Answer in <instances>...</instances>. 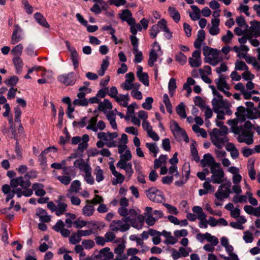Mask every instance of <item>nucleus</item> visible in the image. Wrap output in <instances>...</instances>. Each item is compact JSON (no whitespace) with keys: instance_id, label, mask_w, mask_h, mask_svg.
I'll return each mask as SVG.
<instances>
[{"instance_id":"52","label":"nucleus","mask_w":260,"mask_h":260,"mask_svg":"<svg viewBox=\"0 0 260 260\" xmlns=\"http://www.w3.org/2000/svg\"><path fill=\"white\" fill-rule=\"evenodd\" d=\"M133 54L135 55L134 62L135 63H140L143 59V53L142 51L137 49V51L133 50Z\"/></svg>"},{"instance_id":"14","label":"nucleus","mask_w":260,"mask_h":260,"mask_svg":"<svg viewBox=\"0 0 260 260\" xmlns=\"http://www.w3.org/2000/svg\"><path fill=\"white\" fill-rule=\"evenodd\" d=\"M74 165L75 167L78 168L81 172H83L85 174L92 170L90 165L85 162L83 159L76 160Z\"/></svg>"},{"instance_id":"58","label":"nucleus","mask_w":260,"mask_h":260,"mask_svg":"<svg viewBox=\"0 0 260 260\" xmlns=\"http://www.w3.org/2000/svg\"><path fill=\"white\" fill-rule=\"evenodd\" d=\"M67 197L70 199L71 203L74 205L79 206L81 203V200L78 197L72 196L70 193L67 194Z\"/></svg>"},{"instance_id":"9","label":"nucleus","mask_w":260,"mask_h":260,"mask_svg":"<svg viewBox=\"0 0 260 260\" xmlns=\"http://www.w3.org/2000/svg\"><path fill=\"white\" fill-rule=\"evenodd\" d=\"M170 128L171 130L175 137L182 136L184 138V140L188 142V138L185 131L181 128L178 124L174 120H172L170 122Z\"/></svg>"},{"instance_id":"32","label":"nucleus","mask_w":260,"mask_h":260,"mask_svg":"<svg viewBox=\"0 0 260 260\" xmlns=\"http://www.w3.org/2000/svg\"><path fill=\"white\" fill-rule=\"evenodd\" d=\"M168 12L175 22H178L180 20V14L174 7H169Z\"/></svg>"},{"instance_id":"57","label":"nucleus","mask_w":260,"mask_h":260,"mask_svg":"<svg viewBox=\"0 0 260 260\" xmlns=\"http://www.w3.org/2000/svg\"><path fill=\"white\" fill-rule=\"evenodd\" d=\"M57 179L63 184L65 185H68L71 181L72 178L71 176L67 175L59 176Z\"/></svg>"},{"instance_id":"11","label":"nucleus","mask_w":260,"mask_h":260,"mask_svg":"<svg viewBox=\"0 0 260 260\" xmlns=\"http://www.w3.org/2000/svg\"><path fill=\"white\" fill-rule=\"evenodd\" d=\"M252 137L253 135L251 131L245 130L238 135L237 140L240 143H245L247 145H250L253 142Z\"/></svg>"},{"instance_id":"45","label":"nucleus","mask_w":260,"mask_h":260,"mask_svg":"<svg viewBox=\"0 0 260 260\" xmlns=\"http://www.w3.org/2000/svg\"><path fill=\"white\" fill-rule=\"evenodd\" d=\"M168 88L169 94L171 95V96H172L174 94V92L176 88V83L175 79H170L168 84Z\"/></svg>"},{"instance_id":"43","label":"nucleus","mask_w":260,"mask_h":260,"mask_svg":"<svg viewBox=\"0 0 260 260\" xmlns=\"http://www.w3.org/2000/svg\"><path fill=\"white\" fill-rule=\"evenodd\" d=\"M139 81L144 85L148 86L149 85V76L147 73H144L137 76Z\"/></svg>"},{"instance_id":"7","label":"nucleus","mask_w":260,"mask_h":260,"mask_svg":"<svg viewBox=\"0 0 260 260\" xmlns=\"http://www.w3.org/2000/svg\"><path fill=\"white\" fill-rule=\"evenodd\" d=\"M31 185V183L28 179L23 177L20 176L13 178L10 181V187L13 188V189L16 188L26 189Z\"/></svg>"},{"instance_id":"21","label":"nucleus","mask_w":260,"mask_h":260,"mask_svg":"<svg viewBox=\"0 0 260 260\" xmlns=\"http://www.w3.org/2000/svg\"><path fill=\"white\" fill-rule=\"evenodd\" d=\"M216 161L210 153L204 154L203 158L201 160V163L203 167H210Z\"/></svg>"},{"instance_id":"50","label":"nucleus","mask_w":260,"mask_h":260,"mask_svg":"<svg viewBox=\"0 0 260 260\" xmlns=\"http://www.w3.org/2000/svg\"><path fill=\"white\" fill-rule=\"evenodd\" d=\"M192 210L193 213L197 214L198 219L203 218L204 216H205V215H206V214L203 212L202 208L200 206H194L192 208Z\"/></svg>"},{"instance_id":"15","label":"nucleus","mask_w":260,"mask_h":260,"mask_svg":"<svg viewBox=\"0 0 260 260\" xmlns=\"http://www.w3.org/2000/svg\"><path fill=\"white\" fill-rule=\"evenodd\" d=\"M14 28L15 29L11 38V43L12 44H16L22 39V29L18 24H15Z\"/></svg>"},{"instance_id":"41","label":"nucleus","mask_w":260,"mask_h":260,"mask_svg":"<svg viewBox=\"0 0 260 260\" xmlns=\"http://www.w3.org/2000/svg\"><path fill=\"white\" fill-rule=\"evenodd\" d=\"M94 210V208L93 206L87 205L83 207L82 212L85 216H90L93 214Z\"/></svg>"},{"instance_id":"28","label":"nucleus","mask_w":260,"mask_h":260,"mask_svg":"<svg viewBox=\"0 0 260 260\" xmlns=\"http://www.w3.org/2000/svg\"><path fill=\"white\" fill-rule=\"evenodd\" d=\"M216 83L218 89L220 91H223L224 89H229V86L226 83L223 75H220L219 78L216 80Z\"/></svg>"},{"instance_id":"20","label":"nucleus","mask_w":260,"mask_h":260,"mask_svg":"<svg viewBox=\"0 0 260 260\" xmlns=\"http://www.w3.org/2000/svg\"><path fill=\"white\" fill-rule=\"evenodd\" d=\"M224 173L223 170H219L218 172L213 174L210 179V181L215 184H221L223 181Z\"/></svg>"},{"instance_id":"4","label":"nucleus","mask_w":260,"mask_h":260,"mask_svg":"<svg viewBox=\"0 0 260 260\" xmlns=\"http://www.w3.org/2000/svg\"><path fill=\"white\" fill-rule=\"evenodd\" d=\"M130 220V217L122 218L120 220H114L109 225L111 231L112 232H125L128 231L130 228L127 220Z\"/></svg>"},{"instance_id":"49","label":"nucleus","mask_w":260,"mask_h":260,"mask_svg":"<svg viewBox=\"0 0 260 260\" xmlns=\"http://www.w3.org/2000/svg\"><path fill=\"white\" fill-rule=\"evenodd\" d=\"M235 70L238 71H247L248 70V67L246 63L241 60H237L235 63Z\"/></svg>"},{"instance_id":"5","label":"nucleus","mask_w":260,"mask_h":260,"mask_svg":"<svg viewBox=\"0 0 260 260\" xmlns=\"http://www.w3.org/2000/svg\"><path fill=\"white\" fill-rule=\"evenodd\" d=\"M212 143L218 148L221 149L228 141L227 136L220 133L218 128H214L210 134Z\"/></svg>"},{"instance_id":"23","label":"nucleus","mask_w":260,"mask_h":260,"mask_svg":"<svg viewBox=\"0 0 260 260\" xmlns=\"http://www.w3.org/2000/svg\"><path fill=\"white\" fill-rule=\"evenodd\" d=\"M44 185L39 183H34L32 185V189L35 192L37 196L42 197L46 194V191L43 189Z\"/></svg>"},{"instance_id":"47","label":"nucleus","mask_w":260,"mask_h":260,"mask_svg":"<svg viewBox=\"0 0 260 260\" xmlns=\"http://www.w3.org/2000/svg\"><path fill=\"white\" fill-rule=\"evenodd\" d=\"M129 25L131 26V32L134 35H136L138 31H141L142 29L141 24L140 23H136V22L132 24Z\"/></svg>"},{"instance_id":"19","label":"nucleus","mask_w":260,"mask_h":260,"mask_svg":"<svg viewBox=\"0 0 260 260\" xmlns=\"http://www.w3.org/2000/svg\"><path fill=\"white\" fill-rule=\"evenodd\" d=\"M118 134L116 132L106 133L105 132H100L98 134V138L105 141H108L109 140H113L117 138Z\"/></svg>"},{"instance_id":"62","label":"nucleus","mask_w":260,"mask_h":260,"mask_svg":"<svg viewBox=\"0 0 260 260\" xmlns=\"http://www.w3.org/2000/svg\"><path fill=\"white\" fill-rule=\"evenodd\" d=\"M233 201L235 203H246L247 202V197L245 195H236L233 197Z\"/></svg>"},{"instance_id":"31","label":"nucleus","mask_w":260,"mask_h":260,"mask_svg":"<svg viewBox=\"0 0 260 260\" xmlns=\"http://www.w3.org/2000/svg\"><path fill=\"white\" fill-rule=\"evenodd\" d=\"M156 50L152 48L149 53V58L148 61V64L149 67L154 66V63L157 60L158 58V54H157Z\"/></svg>"},{"instance_id":"8","label":"nucleus","mask_w":260,"mask_h":260,"mask_svg":"<svg viewBox=\"0 0 260 260\" xmlns=\"http://www.w3.org/2000/svg\"><path fill=\"white\" fill-rule=\"evenodd\" d=\"M146 195L150 200L161 203L165 201V198L162 192L156 188L155 187H151L146 191Z\"/></svg>"},{"instance_id":"13","label":"nucleus","mask_w":260,"mask_h":260,"mask_svg":"<svg viewBox=\"0 0 260 260\" xmlns=\"http://www.w3.org/2000/svg\"><path fill=\"white\" fill-rule=\"evenodd\" d=\"M63 198L64 197L63 196H60L58 197V199L55 201L56 204L55 214L58 216L63 214L67 211L68 205L63 202Z\"/></svg>"},{"instance_id":"53","label":"nucleus","mask_w":260,"mask_h":260,"mask_svg":"<svg viewBox=\"0 0 260 260\" xmlns=\"http://www.w3.org/2000/svg\"><path fill=\"white\" fill-rule=\"evenodd\" d=\"M92 170L87 172L84 175V179L87 183L90 185H93L94 183L93 177L91 175Z\"/></svg>"},{"instance_id":"12","label":"nucleus","mask_w":260,"mask_h":260,"mask_svg":"<svg viewBox=\"0 0 260 260\" xmlns=\"http://www.w3.org/2000/svg\"><path fill=\"white\" fill-rule=\"evenodd\" d=\"M110 248L108 247L101 249L99 254L93 256L94 258L100 260H110L113 258V252L110 251Z\"/></svg>"},{"instance_id":"34","label":"nucleus","mask_w":260,"mask_h":260,"mask_svg":"<svg viewBox=\"0 0 260 260\" xmlns=\"http://www.w3.org/2000/svg\"><path fill=\"white\" fill-rule=\"evenodd\" d=\"M112 108V104L108 99H105L103 102H100L98 106V109L101 111H105L107 109H111Z\"/></svg>"},{"instance_id":"27","label":"nucleus","mask_w":260,"mask_h":260,"mask_svg":"<svg viewBox=\"0 0 260 260\" xmlns=\"http://www.w3.org/2000/svg\"><path fill=\"white\" fill-rule=\"evenodd\" d=\"M249 32L251 36L258 37L260 36V22H253L249 28Z\"/></svg>"},{"instance_id":"16","label":"nucleus","mask_w":260,"mask_h":260,"mask_svg":"<svg viewBox=\"0 0 260 260\" xmlns=\"http://www.w3.org/2000/svg\"><path fill=\"white\" fill-rule=\"evenodd\" d=\"M118 213L120 216L124 217V218L130 217V220L131 219V217H136L137 215V212L135 210L132 209L128 210L125 207L119 208Z\"/></svg>"},{"instance_id":"35","label":"nucleus","mask_w":260,"mask_h":260,"mask_svg":"<svg viewBox=\"0 0 260 260\" xmlns=\"http://www.w3.org/2000/svg\"><path fill=\"white\" fill-rule=\"evenodd\" d=\"M94 174L95 175V179L98 182H100L104 179L103 171L100 167L97 166L94 170Z\"/></svg>"},{"instance_id":"54","label":"nucleus","mask_w":260,"mask_h":260,"mask_svg":"<svg viewBox=\"0 0 260 260\" xmlns=\"http://www.w3.org/2000/svg\"><path fill=\"white\" fill-rule=\"evenodd\" d=\"M153 102V99L152 97H147L145 99V102L142 104V107L146 110H150L152 109V104Z\"/></svg>"},{"instance_id":"26","label":"nucleus","mask_w":260,"mask_h":260,"mask_svg":"<svg viewBox=\"0 0 260 260\" xmlns=\"http://www.w3.org/2000/svg\"><path fill=\"white\" fill-rule=\"evenodd\" d=\"M37 215L39 217L41 222H48L50 221V216L48 215L47 212L42 208L38 209Z\"/></svg>"},{"instance_id":"6","label":"nucleus","mask_w":260,"mask_h":260,"mask_svg":"<svg viewBox=\"0 0 260 260\" xmlns=\"http://www.w3.org/2000/svg\"><path fill=\"white\" fill-rule=\"evenodd\" d=\"M231 186L232 183L230 181H227L225 183L221 184L218 187L217 192L215 193V198L219 201L228 198L232 192L231 190Z\"/></svg>"},{"instance_id":"48","label":"nucleus","mask_w":260,"mask_h":260,"mask_svg":"<svg viewBox=\"0 0 260 260\" xmlns=\"http://www.w3.org/2000/svg\"><path fill=\"white\" fill-rule=\"evenodd\" d=\"M23 47L21 44H19L15 46L11 50V53L15 56H20L22 53Z\"/></svg>"},{"instance_id":"24","label":"nucleus","mask_w":260,"mask_h":260,"mask_svg":"<svg viewBox=\"0 0 260 260\" xmlns=\"http://www.w3.org/2000/svg\"><path fill=\"white\" fill-rule=\"evenodd\" d=\"M190 8L192 10V12H190L189 13L190 18L193 21L200 19L201 17V11L200 9L196 5H191Z\"/></svg>"},{"instance_id":"3","label":"nucleus","mask_w":260,"mask_h":260,"mask_svg":"<svg viewBox=\"0 0 260 260\" xmlns=\"http://www.w3.org/2000/svg\"><path fill=\"white\" fill-rule=\"evenodd\" d=\"M213 110L214 112L224 111L226 115H231L232 114L230 110V104L227 100H223L221 94H218L217 96L214 97L212 100Z\"/></svg>"},{"instance_id":"38","label":"nucleus","mask_w":260,"mask_h":260,"mask_svg":"<svg viewBox=\"0 0 260 260\" xmlns=\"http://www.w3.org/2000/svg\"><path fill=\"white\" fill-rule=\"evenodd\" d=\"M125 248V241L122 240L121 243H119L114 250V253L118 256L121 255Z\"/></svg>"},{"instance_id":"51","label":"nucleus","mask_w":260,"mask_h":260,"mask_svg":"<svg viewBox=\"0 0 260 260\" xmlns=\"http://www.w3.org/2000/svg\"><path fill=\"white\" fill-rule=\"evenodd\" d=\"M18 78L16 76H12L9 79L5 81V84L8 86H14L18 82Z\"/></svg>"},{"instance_id":"63","label":"nucleus","mask_w":260,"mask_h":260,"mask_svg":"<svg viewBox=\"0 0 260 260\" xmlns=\"http://www.w3.org/2000/svg\"><path fill=\"white\" fill-rule=\"evenodd\" d=\"M82 244L83 246L86 249H89L92 248L95 244L93 240H84L82 241Z\"/></svg>"},{"instance_id":"1","label":"nucleus","mask_w":260,"mask_h":260,"mask_svg":"<svg viewBox=\"0 0 260 260\" xmlns=\"http://www.w3.org/2000/svg\"><path fill=\"white\" fill-rule=\"evenodd\" d=\"M203 53L205 56V62L212 66H216L223 61V58L220 50L208 46H204Z\"/></svg>"},{"instance_id":"46","label":"nucleus","mask_w":260,"mask_h":260,"mask_svg":"<svg viewBox=\"0 0 260 260\" xmlns=\"http://www.w3.org/2000/svg\"><path fill=\"white\" fill-rule=\"evenodd\" d=\"M73 103L74 106H87L88 105V101L86 98L76 99L73 101Z\"/></svg>"},{"instance_id":"37","label":"nucleus","mask_w":260,"mask_h":260,"mask_svg":"<svg viewBox=\"0 0 260 260\" xmlns=\"http://www.w3.org/2000/svg\"><path fill=\"white\" fill-rule=\"evenodd\" d=\"M177 114L182 118H186V114L185 110V106L183 103H181L177 106L176 109Z\"/></svg>"},{"instance_id":"18","label":"nucleus","mask_w":260,"mask_h":260,"mask_svg":"<svg viewBox=\"0 0 260 260\" xmlns=\"http://www.w3.org/2000/svg\"><path fill=\"white\" fill-rule=\"evenodd\" d=\"M201 238L206 239L207 241L211 243L213 246H216L218 243V239L216 237L211 235L209 233H206L204 234L200 233L197 235V238L198 239L200 240Z\"/></svg>"},{"instance_id":"64","label":"nucleus","mask_w":260,"mask_h":260,"mask_svg":"<svg viewBox=\"0 0 260 260\" xmlns=\"http://www.w3.org/2000/svg\"><path fill=\"white\" fill-rule=\"evenodd\" d=\"M64 222L61 219H60L53 226L52 229L55 232L60 233V232L64 228Z\"/></svg>"},{"instance_id":"17","label":"nucleus","mask_w":260,"mask_h":260,"mask_svg":"<svg viewBox=\"0 0 260 260\" xmlns=\"http://www.w3.org/2000/svg\"><path fill=\"white\" fill-rule=\"evenodd\" d=\"M119 17L122 21L126 22L128 25L135 22V19L132 17V14L128 9L122 10L121 14L119 15Z\"/></svg>"},{"instance_id":"56","label":"nucleus","mask_w":260,"mask_h":260,"mask_svg":"<svg viewBox=\"0 0 260 260\" xmlns=\"http://www.w3.org/2000/svg\"><path fill=\"white\" fill-rule=\"evenodd\" d=\"M175 59L181 65H183L187 61L186 56L181 52L176 55Z\"/></svg>"},{"instance_id":"39","label":"nucleus","mask_w":260,"mask_h":260,"mask_svg":"<svg viewBox=\"0 0 260 260\" xmlns=\"http://www.w3.org/2000/svg\"><path fill=\"white\" fill-rule=\"evenodd\" d=\"M63 174L69 176L75 177L76 175V172L75 171V169L74 167L72 166H67V167H63L62 168Z\"/></svg>"},{"instance_id":"36","label":"nucleus","mask_w":260,"mask_h":260,"mask_svg":"<svg viewBox=\"0 0 260 260\" xmlns=\"http://www.w3.org/2000/svg\"><path fill=\"white\" fill-rule=\"evenodd\" d=\"M146 146L148 148L149 152L153 154V156L156 157L157 154L159 151V148L157 147L156 144L154 143H147L146 144Z\"/></svg>"},{"instance_id":"59","label":"nucleus","mask_w":260,"mask_h":260,"mask_svg":"<svg viewBox=\"0 0 260 260\" xmlns=\"http://www.w3.org/2000/svg\"><path fill=\"white\" fill-rule=\"evenodd\" d=\"M188 62L191 67H199L201 66L202 61L201 59L189 57L188 59Z\"/></svg>"},{"instance_id":"10","label":"nucleus","mask_w":260,"mask_h":260,"mask_svg":"<svg viewBox=\"0 0 260 260\" xmlns=\"http://www.w3.org/2000/svg\"><path fill=\"white\" fill-rule=\"evenodd\" d=\"M57 80L59 82L66 86H70L75 83L76 78L74 73L70 72L68 74L59 75Z\"/></svg>"},{"instance_id":"29","label":"nucleus","mask_w":260,"mask_h":260,"mask_svg":"<svg viewBox=\"0 0 260 260\" xmlns=\"http://www.w3.org/2000/svg\"><path fill=\"white\" fill-rule=\"evenodd\" d=\"M34 17L36 21L40 25L46 28H48L49 27V25L47 23L46 19L40 13H36L34 15Z\"/></svg>"},{"instance_id":"55","label":"nucleus","mask_w":260,"mask_h":260,"mask_svg":"<svg viewBox=\"0 0 260 260\" xmlns=\"http://www.w3.org/2000/svg\"><path fill=\"white\" fill-rule=\"evenodd\" d=\"M123 170L125 172L126 178L128 180H129L134 173L132 163L131 162H128L127 166Z\"/></svg>"},{"instance_id":"33","label":"nucleus","mask_w":260,"mask_h":260,"mask_svg":"<svg viewBox=\"0 0 260 260\" xmlns=\"http://www.w3.org/2000/svg\"><path fill=\"white\" fill-rule=\"evenodd\" d=\"M13 61L16 70V73L20 74L21 72L23 64L22 59L20 56H15L13 58Z\"/></svg>"},{"instance_id":"30","label":"nucleus","mask_w":260,"mask_h":260,"mask_svg":"<svg viewBox=\"0 0 260 260\" xmlns=\"http://www.w3.org/2000/svg\"><path fill=\"white\" fill-rule=\"evenodd\" d=\"M81 183L80 181L76 180L73 181L69 189V192L72 194L73 192L77 193L81 190Z\"/></svg>"},{"instance_id":"42","label":"nucleus","mask_w":260,"mask_h":260,"mask_svg":"<svg viewBox=\"0 0 260 260\" xmlns=\"http://www.w3.org/2000/svg\"><path fill=\"white\" fill-rule=\"evenodd\" d=\"M97 122V117H92L89 121V124L86 126L87 129H91L94 132H97V128L95 127V125Z\"/></svg>"},{"instance_id":"61","label":"nucleus","mask_w":260,"mask_h":260,"mask_svg":"<svg viewBox=\"0 0 260 260\" xmlns=\"http://www.w3.org/2000/svg\"><path fill=\"white\" fill-rule=\"evenodd\" d=\"M190 151L191 155L193 157V159L196 162H199L200 160V157L198 155V152L197 151V149L194 147L193 144H192L190 146Z\"/></svg>"},{"instance_id":"60","label":"nucleus","mask_w":260,"mask_h":260,"mask_svg":"<svg viewBox=\"0 0 260 260\" xmlns=\"http://www.w3.org/2000/svg\"><path fill=\"white\" fill-rule=\"evenodd\" d=\"M136 217H131V219L129 220H127L128 222H130L131 223L132 226L138 230H140L142 229L143 227V225L140 223L138 222V221L136 220L135 218Z\"/></svg>"},{"instance_id":"40","label":"nucleus","mask_w":260,"mask_h":260,"mask_svg":"<svg viewBox=\"0 0 260 260\" xmlns=\"http://www.w3.org/2000/svg\"><path fill=\"white\" fill-rule=\"evenodd\" d=\"M113 175L116 178L112 181V183L114 185L121 184L124 180V176L118 172Z\"/></svg>"},{"instance_id":"25","label":"nucleus","mask_w":260,"mask_h":260,"mask_svg":"<svg viewBox=\"0 0 260 260\" xmlns=\"http://www.w3.org/2000/svg\"><path fill=\"white\" fill-rule=\"evenodd\" d=\"M71 59L72 61L73 64L75 69L78 68L79 57L78 54L75 48L72 47L70 49Z\"/></svg>"},{"instance_id":"2","label":"nucleus","mask_w":260,"mask_h":260,"mask_svg":"<svg viewBox=\"0 0 260 260\" xmlns=\"http://www.w3.org/2000/svg\"><path fill=\"white\" fill-rule=\"evenodd\" d=\"M22 191L21 188H16L15 189L11 190L9 185L5 184L2 186V191L5 193L7 194L6 199V201L8 202L11 200L16 194L18 198H21L22 196L25 197H30L32 194V189L26 188V189H23Z\"/></svg>"},{"instance_id":"44","label":"nucleus","mask_w":260,"mask_h":260,"mask_svg":"<svg viewBox=\"0 0 260 260\" xmlns=\"http://www.w3.org/2000/svg\"><path fill=\"white\" fill-rule=\"evenodd\" d=\"M81 240V237L78 232L72 234L69 238L70 243L74 245L78 243Z\"/></svg>"},{"instance_id":"22","label":"nucleus","mask_w":260,"mask_h":260,"mask_svg":"<svg viewBox=\"0 0 260 260\" xmlns=\"http://www.w3.org/2000/svg\"><path fill=\"white\" fill-rule=\"evenodd\" d=\"M115 100L120 106L124 107H127L128 101L129 100V94L128 93H127L126 94H120L116 97Z\"/></svg>"}]
</instances>
